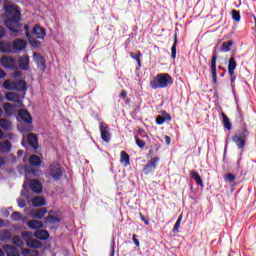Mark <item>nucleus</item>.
Returning a JSON list of instances; mask_svg holds the SVG:
<instances>
[{
    "mask_svg": "<svg viewBox=\"0 0 256 256\" xmlns=\"http://www.w3.org/2000/svg\"><path fill=\"white\" fill-rule=\"evenodd\" d=\"M4 11L7 13L8 18L5 20V25L9 31H11L13 37H19L25 31L27 39H31V33H29V25L20 23L21 11L13 5H5Z\"/></svg>",
    "mask_w": 256,
    "mask_h": 256,
    "instance_id": "f257e3e1",
    "label": "nucleus"
},
{
    "mask_svg": "<svg viewBox=\"0 0 256 256\" xmlns=\"http://www.w3.org/2000/svg\"><path fill=\"white\" fill-rule=\"evenodd\" d=\"M249 129H247V124H243L240 129H238L234 135L232 136V141L235 143L237 149L240 151L245 150V145H247V141H249Z\"/></svg>",
    "mask_w": 256,
    "mask_h": 256,
    "instance_id": "f03ea898",
    "label": "nucleus"
},
{
    "mask_svg": "<svg viewBox=\"0 0 256 256\" xmlns=\"http://www.w3.org/2000/svg\"><path fill=\"white\" fill-rule=\"evenodd\" d=\"M173 83V77L169 73H158L151 81V89H167Z\"/></svg>",
    "mask_w": 256,
    "mask_h": 256,
    "instance_id": "7ed1b4c3",
    "label": "nucleus"
},
{
    "mask_svg": "<svg viewBox=\"0 0 256 256\" xmlns=\"http://www.w3.org/2000/svg\"><path fill=\"white\" fill-rule=\"evenodd\" d=\"M47 177H51L53 181H61L63 177V168H61V164L57 162H53L49 165L46 170Z\"/></svg>",
    "mask_w": 256,
    "mask_h": 256,
    "instance_id": "20e7f679",
    "label": "nucleus"
},
{
    "mask_svg": "<svg viewBox=\"0 0 256 256\" xmlns=\"http://www.w3.org/2000/svg\"><path fill=\"white\" fill-rule=\"evenodd\" d=\"M3 87L7 91H27V83L24 80H5L3 83Z\"/></svg>",
    "mask_w": 256,
    "mask_h": 256,
    "instance_id": "39448f33",
    "label": "nucleus"
},
{
    "mask_svg": "<svg viewBox=\"0 0 256 256\" xmlns=\"http://www.w3.org/2000/svg\"><path fill=\"white\" fill-rule=\"evenodd\" d=\"M27 91H18V92H8L6 93L7 101L16 103L17 107H23V99H25V94Z\"/></svg>",
    "mask_w": 256,
    "mask_h": 256,
    "instance_id": "423d86ee",
    "label": "nucleus"
},
{
    "mask_svg": "<svg viewBox=\"0 0 256 256\" xmlns=\"http://www.w3.org/2000/svg\"><path fill=\"white\" fill-rule=\"evenodd\" d=\"M1 64L4 69H9L10 71H15L17 69V59L12 56H4L1 58Z\"/></svg>",
    "mask_w": 256,
    "mask_h": 256,
    "instance_id": "0eeeda50",
    "label": "nucleus"
},
{
    "mask_svg": "<svg viewBox=\"0 0 256 256\" xmlns=\"http://www.w3.org/2000/svg\"><path fill=\"white\" fill-rule=\"evenodd\" d=\"M158 163H159V157L156 156L150 159L143 168L144 175H151V173H154L155 169H157Z\"/></svg>",
    "mask_w": 256,
    "mask_h": 256,
    "instance_id": "6e6552de",
    "label": "nucleus"
},
{
    "mask_svg": "<svg viewBox=\"0 0 256 256\" xmlns=\"http://www.w3.org/2000/svg\"><path fill=\"white\" fill-rule=\"evenodd\" d=\"M99 129L102 141H105V143H109V141H111V132H109V125L105 123H100Z\"/></svg>",
    "mask_w": 256,
    "mask_h": 256,
    "instance_id": "1a4fd4ad",
    "label": "nucleus"
},
{
    "mask_svg": "<svg viewBox=\"0 0 256 256\" xmlns=\"http://www.w3.org/2000/svg\"><path fill=\"white\" fill-rule=\"evenodd\" d=\"M210 73L212 75V83H214V85H217V54H214L212 56L210 62Z\"/></svg>",
    "mask_w": 256,
    "mask_h": 256,
    "instance_id": "9d476101",
    "label": "nucleus"
},
{
    "mask_svg": "<svg viewBox=\"0 0 256 256\" xmlns=\"http://www.w3.org/2000/svg\"><path fill=\"white\" fill-rule=\"evenodd\" d=\"M2 249L7 256H21V251L13 245H3Z\"/></svg>",
    "mask_w": 256,
    "mask_h": 256,
    "instance_id": "9b49d317",
    "label": "nucleus"
},
{
    "mask_svg": "<svg viewBox=\"0 0 256 256\" xmlns=\"http://www.w3.org/2000/svg\"><path fill=\"white\" fill-rule=\"evenodd\" d=\"M33 61L37 64L38 68H40L41 71H45V69H47L45 58L41 56V54L34 52Z\"/></svg>",
    "mask_w": 256,
    "mask_h": 256,
    "instance_id": "f8f14e48",
    "label": "nucleus"
},
{
    "mask_svg": "<svg viewBox=\"0 0 256 256\" xmlns=\"http://www.w3.org/2000/svg\"><path fill=\"white\" fill-rule=\"evenodd\" d=\"M18 67L22 71H29V56H21L18 59L17 69Z\"/></svg>",
    "mask_w": 256,
    "mask_h": 256,
    "instance_id": "ddd939ff",
    "label": "nucleus"
},
{
    "mask_svg": "<svg viewBox=\"0 0 256 256\" xmlns=\"http://www.w3.org/2000/svg\"><path fill=\"white\" fill-rule=\"evenodd\" d=\"M32 35H34L36 39H45L47 32H45V28H42L39 25H35L32 29Z\"/></svg>",
    "mask_w": 256,
    "mask_h": 256,
    "instance_id": "4468645a",
    "label": "nucleus"
},
{
    "mask_svg": "<svg viewBox=\"0 0 256 256\" xmlns=\"http://www.w3.org/2000/svg\"><path fill=\"white\" fill-rule=\"evenodd\" d=\"M27 141L32 149H39V138L34 133H29L27 135Z\"/></svg>",
    "mask_w": 256,
    "mask_h": 256,
    "instance_id": "2eb2a0df",
    "label": "nucleus"
},
{
    "mask_svg": "<svg viewBox=\"0 0 256 256\" xmlns=\"http://www.w3.org/2000/svg\"><path fill=\"white\" fill-rule=\"evenodd\" d=\"M28 185L33 193H41L43 191V186L37 180H29Z\"/></svg>",
    "mask_w": 256,
    "mask_h": 256,
    "instance_id": "dca6fc26",
    "label": "nucleus"
},
{
    "mask_svg": "<svg viewBox=\"0 0 256 256\" xmlns=\"http://www.w3.org/2000/svg\"><path fill=\"white\" fill-rule=\"evenodd\" d=\"M162 115H158L156 117L157 125H163L166 121H171V114L167 113V111L163 110Z\"/></svg>",
    "mask_w": 256,
    "mask_h": 256,
    "instance_id": "f3484780",
    "label": "nucleus"
},
{
    "mask_svg": "<svg viewBox=\"0 0 256 256\" xmlns=\"http://www.w3.org/2000/svg\"><path fill=\"white\" fill-rule=\"evenodd\" d=\"M27 47V42L22 39H15L12 43V49H15L16 51H23Z\"/></svg>",
    "mask_w": 256,
    "mask_h": 256,
    "instance_id": "a211bd4d",
    "label": "nucleus"
},
{
    "mask_svg": "<svg viewBox=\"0 0 256 256\" xmlns=\"http://www.w3.org/2000/svg\"><path fill=\"white\" fill-rule=\"evenodd\" d=\"M18 116L20 117V119H22V121H24V123H28V125H30V123H33V118L27 110H20L18 112Z\"/></svg>",
    "mask_w": 256,
    "mask_h": 256,
    "instance_id": "6ab92c4d",
    "label": "nucleus"
},
{
    "mask_svg": "<svg viewBox=\"0 0 256 256\" xmlns=\"http://www.w3.org/2000/svg\"><path fill=\"white\" fill-rule=\"evenodd\" d=\"M120 163L124 167H129V165H131V157L129 156V154L127 152L121 151V153H120Z\"/></svg>",
    "mask_w": 256,
    "mask_h": 256,
    "instance_id": "aec40b11",
    "label": "nucleus"
},
{
    "mask_svg": "<svg viewBox=\"0 0 256 256\" xmlns=\"http://www.w3.org/2000/svg\"><path fill=\"white\" fill-rule=\"evenodd\" d=\"M47 213V208H39L31 212V217L33 219H43Z\"/></svg>",
    "mask_w": 256,
    "mask_h": 256,
    "instance_id": "412c9836",
    "label": "nucleus"
},
{
    "mask_svg": "<svg viewBox=\"0 0 256 256\" xmlns=\"http://www.w3.org/2000/svg\"><path fill=\"white\" fill-rule=\"evenodd\" d=\"M26 245L30 247V249H41V247H43V243L36 239L26 240Z\"/></svg>",
    "mask_w": 256,
    "mask_h": 256,
    "instance_id": "4be33fe9",
    "label": "nucleus"
},
{
    "mask_svg": "<svg viewBox=\"0 0 256 256\" xmlns=\"http://www.w3.org/2000/svg\"><path fill=\"white\" fill-rule=\"evenodd\" d=\"M236 69H237V62L235 61V57H230L229 63H228V73L230 77H233V75H235Z\"/></svg>",
    "mask_w": 256,
    "mask_h": 256,
    "instance_id": "5701e85b",
    "label": "nucleus"
},
{
    "mask_svg": "<svg viewBox=\"0 0 256 256\" xmlns=\"http://www.w3.org/2000/svg\"><path fill=\"white\" fill-rule=\"evenodd\" d=\"M0 52L1 53H13V46L5 41L0 42Z\"/></svg>",
    "mask_w": 256,
    "mask_h": 256,
    "instance_id": "b1692460",
    "label": "nucleus"
},
{
    "mask_svg": "<svg viewBox=\"0 0 256 256\" xmlns=\"http://www.w3.org/2000/svg\"><path fill=\"white\" fill-rule=\"evenodd\" d=\"M34 236L36 239H40V241H46V239H49V232L47 230H37Z\"/></svg>",
    "mask_w": 256,
    "mask_h": 256,
    "instance_id": "393cba45",
    "label": "nucleus"
},
{
    "mask_svg": "<svg viewBox=\"0 0 256 256\" xmlns=\"http://www.w3.org/2000/svg\"><path fill=\"white\" fill-rule=\"evenodd\" d=\"M11 142L9 140H5L0 142V153H9L11 151Z\"/></svg>",
    "mask_w": 256,
    "mask_h": 256,
    "instance_id": "a878e982",
    "label": "nucleus"
},
{
    "mask_svg": "<svg viewBox=\"0 0 256 256\" xmlns=\"http://www.w3.org/2000/svg\"><path fill=\"white\" fill-rule=\"evenodd\" d=\"M190 177H192V179H194V181L196 182V185H198V187H204L203 185V179H201V176L199 175L198 172L195 171H190Z\"/></svg>",
    "mask_w": 256,
    "mask_h": 256,
    "instance_id": "bb28decb",
    "label": "nucleus"
},
{
    "mask_svg": "<svg viewBox=\"0 0 256 256\" xmlns=\"http://www.w3.org/2000/svg\"><path fill=\"white\" fill-rule=\"evenodd\" d=\"M0 127H1V129H4V131H11L13 126L11 124V121H9L6 118H1L0 119Z\"/></svg>",
    "mask_w": 256,
    "mask_h": 256,
    "instance_id": "cd10ccee",
    "label": "nucleus"
},
{
    "mask_svg": "<svg viewBox=\"0 0 256 256\" xmlns=\"http://www.w3.org/2000/svg\"><path fill=\"white\" fill-rule=\"evenodd\" d=\"M28 227L30 229H43V222L39 220H29Z\"/></svg>",
    "mask_w": 256,
    "mask_h": 256,
    "instance_id": "c85d7f7f",
    "label": "nucleus"
},
{
    "mask_svg": "<svg viewBox=\"0 0 256 256\" xmlns=\"http://www.w3.org/2000/svg\"><path fill=\"white\" fill-rule=\"evenodd\" d=\"M222 119L224 127L227 129V131H231V129H233V124L231 123L229 117H227L226 113H222Z\"/></svg>",
    "mask_w": 256,
    "mask_h": 256,
    "instance_id": "c756f323",
    "label": "nucleus"
},
{
    "mask_svg": "<svg viewBox=\"0 0 256 256\" xmlns=\"http://www.w3.org/2000/svg\"><path fill=\"white\" fill-rule=\"evenodd\" d=\"M231 47H233L232 40L226 41L222 43V46L220 47V51L222 53H229L231 51Z\"/></svg>",
    "mask_w": 256,
    "mask_h": 256,
    "instance_id": "7c9ffc66",
    "label": "nucleus"
},
{
    "mask_svg": "<svg viewBox=\"0 0 256 256\" xmlns=\"http://www.w3.org/2000/svg\"><path fill=\"white\" fill-rule=\"evenodd\" d=\"M29 163L32 167H39L41 165V158L37 155H32L29 158Z\"/></svg>",
    "mask_w": 256,
    "mask_h": 256,
    "instance_id": "2f4dec72",
    "label": "nucleus"
},
{
    "mask_svg": "<svg viewBox=\"0 0 256 256\" xmlns=\"http://www.w3.org/2000/svg\"><path fill=\"white\" fill-rule=\"evenodd\" d=\"M32 205L34 207H43V205H45V198L36 197V198L32 199Z\"/></svg>",
    "mask_w": 256,
    "mask_h": 256,
    "instance_id": "473e14b6",
    "label": "nucleus"
},
{
    "mask_svg": "<svg viewBox=\"0 0 256 256\" xmlns=\"http://www.w3.org/2000/svg\"><path fill=\"white\" fill-rule=\"evenodd\" d=\"M177 43H178V40H177V34H175L174 36V44L172 45V48H171V57L172 59H177Z\"/></svg>",
    "mask_w": 256,
    "mask_h": 256,
    "instance_id": "72a5a7b5",
    "label": "nucleus"
},
{
    "mask_svg": "<svg viewBox=\"0 0 256 256\" xmlns=\"http://www.w3.org/2000/svg\"><path fill=\"white\" fill-rule=\"evenodd\" d=\"M0 241H11V232L9 230L0 232Z\"/></svg>",
    "mask_w": 256,
    "mask_h": 256,
    "instance_id": "f704fd0d",
    "label": "nucleus"
},
{
    "mask_svg": "<svg viewBox=\"0 0 256 256\" xmlns=\"http://www.w3.org/2000/svg\"><path fill=\"white\" fill-rule=\"evenodd\" d=\"M12 243L17 247H23L25 245V242H23V239L21 238V236H14L12 239Z\"/></svg>",
    "mask_w": 256,
    "mask_h": 256,
    "instance_id": "c9c22d12",
    "label": "nucleus"
},
{
    "mask_svg": "<svg viewBox=\"0 0 256 256\" xmlns=\"http://www.w3.org/2000/svg\"><path fill=\"white\" fill-rule=\"evenodd\" d=\"M22 255L23 256H37V255H39V252L37 250H31V249L24 248L22 250Z\"/></svg>",
    "mask_w": 256,
    "mask_h": 256,
    "instance_id": "e433bc0d",
    "label": "nucleus"
},
{
    "mask_svg": "<svg viewBox=\"0 0 256 256\" xmlns=\"http://www.w3.org/2000/svg\"><path fill=\"white\" fill-rule=\"evenodd\" d=\"M130 57L137 61L138 67H141V52H138L137 54L131 52Z\"/></svg>",
    "mask_w": 256,
    "mask_h": 256,
    "instance_id": "4c0bfd02",
    "label": "nucleus"
},
{
    "mask_svg": "<svg viewBox=\"0 0 256 256\" xmlns=\"http://www.w3.org/2000/svg\"><path fill=\"white\" fill-rule=\"evenodd\" d=\"M11 219L12 221H23V215H21L19 212H13Z\"/></svg>",
    "mask_w": 256,
    "mask_h": 256,
    "instance_id": "58836bf2",
    "label": "nucleus"
},
{
    "mask_svg": "<svg viewBox=\"0 0 256 256\" xmlns=\"http://www.w3.org/2000/svg\"><path fill=\"white\" fill-rule=\"evenodd\" d=\"M232 19L236 22L241 21V14L237 10H232Z\"/></svg>",
    "mask_w": 256,
    "mask_h": 256,
    "instance_id": "ea45409f",
    "label": "nucleus"
},
{
    "mask_svg": "<svg viewBox=\"0 0 256 256\" xmlns=\"http://www.w3.org/2000/svg\"><path fill=\"white\" fill-rule=\"evenodd\" d=\"M135 141H136V145L140 148L143 149L146 145L145 141H143L141 138H139V136H135Z\"/></svg>",
    "mask_w": 256,
    "mask_h": 256,
    "instance_id": "a19ab883",
    "label": "nucleus"
},
{
    "mask_svg": "<svg viewBox=\"0 0 256 256\" xmlns=\"http://www.w3.org/2000/svg\"><path fill=\"white\" fill-rule=\"evenodd\" d=\"M181 219H182L181 216L177 219L173 228V233H179V228L181 227Z\"/></svg>",
    "mask_w": 256,
    "mask_h": 256,
    "instance_id": "79ce46f5",
    "label": "nucleus"
},
{
    "mask_svg": "<svg viewBox=\"0 0 256 256\" xmlns=\"http://www.w3.org/2000/svg\"><path fill=\"white\" fill-rule=\"evenodd\" d=\"M23 189L21 191V197H25L27 199V197H29V190L27 189V183L23 184Z\"/></svg>",
    "mask_w": 256,
    "mask_h": 256,
    "instance_id": "37998d69",
    "label": "nucleus"
},
{
    "mask_svg": "<svg viewBox=\"0 0 256 256\" xmlns=\"http://www.w3.org/2000/svg\"><path fill=\"white\" fill-rule=\"evenodd\" d=\"M17 203H18V207H20V209H23L24 207H26L27 205V201L23 200L21 198L17 199Z\"/></svg>",
    "mask_w": 256,
    "mask_h": 256,
    "instance_id": "c03bdc74",
    "label": "nucleus"
},
{
    "mask_svg": "<svg viewBox=\"0 0 256 256\" xmlns=\"http://www.w3.org/2000/svg\"><path fill=\"white\" fill-rule=\"evenodd\" d=\"M226 181H229V183H233V181H235V174H227L226 175Z\"/></svg>",
    "mask_w": 256,
    "mask_h": 256,
    "instance_id": "a18cd8bd",
    "label": "nucleus"
},
{
    "mask_svg": "<svg viewBox=\"0 0 256 256\" xmlns=\"http://www.w3.org/2000/svg\"><path fill=\"white\" fill-rule=\"evenodd\" d=\"M50 223H61V219L57 218L56 216H49Z\"/></svg>",
    "mask_w": 256,
    "mask_h": 256,
    "instance_id": "49530a36",
    "label": "nucleus"
},
{
    "mask_svg": "<svg viewBox=\"0 0 256 256\" xmlns=\"http://www.w3.org/2000/svg\"><path fill=\"white\" fill-rule=\"evenodd\" d=\"M110 256H115V242L111 243Z\"/></svg>",
    "mask_w": 256,
    "mask_h": 256,
    "instance_id": "de8ad7c7",
    "label": "nucleus"
},
{
    "mask_svg": "<svg viewBox=\"0 0 256 256\" xmlns=\"http://www.w3.org/2000/svg\"><path fill=\"white\" fill-rule=\"evenodd\" d=\"M132 240H133L134 244L136 245V247H139L140 243H139V239H137L136 235H133Z\"/></svg>",
    "mask_w": 256,
    "mask_h": 256,
    "instance_id": "09e8293b",
    "label": "nucleus"
},
{
    "mask_svg": "<svg viewBox=\"0 0 256 256\" xmlns=\"http://www.w3.org/2000/svg\"><path fill=\"white\" fill-rule=\"evenodd\" d=\"M3 37H5V28L0 26V39H3Z\"/></svg>",
    "mask_w": 256,
    "mask_h": 256,
    "instance_id": "8fccbe9b",
    "label": "nucleus"
},
{
    "mask_svg": "<svg viewBox=\"0 0 256 256\" xmlns=\"http://www.w3.org/2000/svg\"><path fill=\"white\" fill-rule=\"evenodd\" d=\"M164 141H165V143H166V145H171V137H169V136H164Z\"/></svg>",
    "mask_w": 256,
    "mask_h": 256,
    "instance_id": "3c124183",
    "label": "nucleus"
},
{
    "mask_svg": "<svg viewBox=\"0 0 256 256\" xmlns=\"http://www.w3.org/2000/svg\"><path fill=\"white\" fill-rule=\"evenodd\" d=\"M5 163H7V159L4 157H0V167H3V165H5Z\"/></svg>",
    "mask_w": 256,
    "mask_h": 256,
    "instance_id": "603ef678",
    "label": "nucleus"
},
{
    "mask_svg": "<svg viewBox=\"0 0 256 256\" xmlns=\"http://www.w3.org/2000/svg\"><path fill=\"white\" fill-rule=\"evenodd\" d=\"M40 45H41V42L38 41V40H34V41L32 42V47H39Z\"/></svg>",
    "mask_w": 256,
    "mask_h": 256,
    "instance_id": "864d4df0",
    "label": "nucleus"
},
{
    "mask_svg": "<svg viewBox=\"0 0 256 256\" xmlns=\"http://www.w3.org/2000/svg\"><path fill=\"white\" fill-rule=\"evenodd\" d=\"M31 235V232L25 231L22 233V237L23 239H27V237H29Z\"/></svg>",
    "mask_w": 256,
    "mask_h": 256,
    "instance_id": "5fc2aeb1",
    "label": "nucleus"
},
{
    "mask_svg": "<svg viewBox=\"0 0 256 256\" xmlns=\"http://www.w3.org/2000/svg\"><path fill=\"white\" fill-rule=\"evenodd\" d=\"M7 75L3 69L0 68V79H4V77Z\"/></svg>",
    "mask_w": 256,
    "mask_h": 256,
    "instance_id": "6e6d98bb",
    "label": "nucleus"
},
{
    "mask_svg": "<svg viewBox=\"0 0 256 256\" xmlns=\"http://www.w3.org/2000/svg\"><path fill=\"white\" fill-rule=\"evenodd\" d=\"M120 97H122V99H125V97H127V91L122 90L120 93Z\"/></svg>",
    "mask_w": 256,
    "mask_h": 256,
    "instance_id": "4d7b16f0",
    "label": "nucleus"
},
{
    "mask_svg": "<svg viewBox=\"0 0 256 256\" xmlns=\"http://www.w3.org/2000/svg\"><path fill=\"white\" fill-rule=\"evenodd\" d=\"M140 219L141 221H144L145 225H149V222L147 219H145V216L141 215Z\"/></svg>",
    "mask_w": 256,
    "mask_h": 256,
    "instance_id": "13d9d810",
    "label": "nucleus"
},
{
    "mask_svg": "<svg viewBox=\"0 0 256 256\" xmlns=\"http://www.w3.org/2000/svg\"><path fill=\"white\" fill-rule=\"evenodd\" d=\"M23 150H18V152H17V156L18 157H23Z\"/></svg>",
    "mask_w": 256,
    "mask_h": 256,
    "instance_id": "bf43d9fd",
    "label": "nucleus"
},
{
    "mask_svg": "<svg viewBox=\"0 0 256 256\" xmlns=\"http://www.w3.org/2000/svg\"><path fill=\"white\" fill-rule=\"evenodd\" d=\"M238 115L240 117V121H243V114H241V111L238 110Z\"/></svg>",
    "mask_w": 256,
    "mask_h": 256,
    "instance_id": "052dcab7",
    "label": "nucleus"
},
{
    "mask_svg": "<svg viewBox=\"0 0 256 256\" xmlns=\"http://www.w3.org/2000/svg\"><path fill=\"white\" fill-rule=\"evenodd\" d=\"M4 225H5V222L3 221V219H0V228L4 227Z\"/></svg>",
    "mask_w": 256,
    "mask_h": 256,
    "instance_id": "680f3d73",
    "label": "nucleus"
},
{
    "mask_svg": "<svg viewBox=\"0 0 256 256\" xmlns=\"http://www.w3.org/2000/svg\"><path fill=\"white\" fill-rule=\"evenodd\" d=\"M225 73H227V70H224V71L220 74V77H225Z\"/></svg>",
    "mask_w": 256,
    "mask_h": 256,
    "instance_id": "e2e57ef3",
    "label": "nucleus"
},
{
    "mask_svg": "<svg viewBox=\"0 0 256 256\" xmlns=\"http://www.w3.org/2000/svg\"><path fill=\"white\" fill-rule=\"evenodd\" d=\"M0 256H5V252L0 249Z\"/></svg>",
    "mask_w": 256,
    "mask_h": 256,
    "instance_id": "0e129e2a",
    "label": "nucleus"
},
{
    "mask_svg": "<svg viewBox=\"0 0 256 256\" xmlns=\"http://www.w3.org/2000/svg\"><path fill=\"white\" fill-rule=\"evenodd\" d=\"M231 83H235V77L233 75L231 76Z\"/></svg>",
    "mask_w": 256,
    "mask_h": 256,
    "instance_id": "69168bd1",
    "label": "nucleus"
},
{
    "mask_svg": "<svg viewBox=\"0 0 256 256\" xmlns=\"http://www.w3.org/2000/svg\"><path fill=\"white\" fill-rule=\"evenodd\" d=\"M0 139H3V130L0 129Z\"/></svg>",
    "mask_w": 256,
    "mask_h": 256,
    "instance_id": "338daca9",
    "label": "nucleus"
},
{
    "mask_svg": "<svg viewBox=\"0 0 256 256\" xmlns=\"http://www.w3.org/2000/svg\"><path fill=\"white\" fill-rule=\"evenodd\" d=\"M4 215H5V217H9V211L6 210Z\"/></svg>",
    "mask_w": 256,
    "mask_h": 256,
    "instance_id": "774afa93",
    "label": "nucleus"
}]
</instances>
